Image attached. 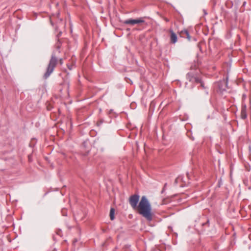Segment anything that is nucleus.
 <instances>
[{
  "mask_svg": "<svg viewBox=\"0 0 251 251\" xmlns=\"http://www.w3.org/2000/svg\"><path fill=\"white\" fill-rule=\"evenodd\" d=\"M139 214L143 216L147 220L151 221L152 219L151 205L145 196H143L139 203L137 208Z\"/></svg>",
  "mask_w": 251,
  "mask_h": 251,
  "instance_id": "1",
  "label": "nucleus"
},
{
  "mask_svg": "<svg viewBox=\"0 0 251 251\" xmlns=\"http://www.w3.org/2000/svg\"><path fill=\"white\" fill-rule=\"evenodd\" d=\"M57 62V59L56 57L52 55L48 67L47 69V71L44 75V77L46 78L48 77L52 73L54 67H55Z\"/></svg>",
  "mask_w": 251,
  "mask_h": 251,
  "instance_id": "2",
  "label": "nucleus"
},
{
  "mask_svg": "<svg viewBox=\"0 0 251 251\" xmlns=\"http://www.w3.org/2000/svg\"><path fill=\"white\" fill-rule=\"evenodd\" d=\"M139 200V196L138 195H133L129 198V203L133 209H136L137 208Z\"/></svg>",
  "mask_w": 251,
  "mask_h": 251,
  "instance_id": "3",
  "label": "nucleus"
},
{
  "mask_svg": "<svg viewBox=\"0 0 251 251\" xmlns=\"http://www.w3.org/2000/svg\"><path fill=\"white\" fill-rule=\"evenodd\" d=\"M187 78L192 82H196L197 83H200L201 87L202 88H204L203 82H202L200 78L194 77L191 73L187 74Z\"/></svg>",
  "mask_w": 251,
  "mask_h": 251,
  "instance_id": "4",
  "label": "nucleus"
},
{
  "mask_svg": "<svg viewBox=\"0 0 251 251\" xmlns=\"http://www.w3.org/2000/svg\"><path fill=\"white\" fill-rule=\"evenodd\" d=\"M170 32L171 33V35H170L171 42L172 43L175 44L177 41V38L176 35L172 30H171L170 31Z\"/></svg>",
  "mask_w": 251,
  "mask_h": 251,
  "instance_id": "5",
  "label": "nucleus"
},
{
  "mask_svg": "<svg viewBox=\"0 0 251 251\" xmlns=\"http://www.w3.org/2000/svg\"><path fill=\"white\" fill-rule=\"evenodd\" d=\"M218 86L219 90L221 92L225 91L227 87V83L225 80H224L219 84Z\"/></svg>",
  "mask_w": 251,
  "mask_h": 251,
  "instance_id": "6",
  "label": "nucleus"
},
{
  "mask_svg": "<svg viewBox=\"0 0 251 251\" xmlns=\"http://www.w3.org/2000/svg\"><path fill=\"white\" fill-rule=\"evenodd\" d=\"M181 33L183 36L184 37L186 36V38L188 39L189 40H190L191 37L189 35L188 31L187 30H182Z\"/></svg>",
  "mask_w": 251,
  "mask_h": 251,
  "instance_id": "7",
  "label": "nucleus"
},
{
  "mask_svg": "<svg viewBox=\"0 0 251 251\" xmlns=\"http://www.w3.org/2000/svg\"><path fill=\"white\" fill-rule=\"evenodd\" d=\"M241 117L243 119H245L247 117V114L246 111V106H245L244 108H242V112H241Z\"/></svg>",
  "mask_w": 251,
  "mask_h": 251,
  "instance_id": "8",
  "label": "nucleus"
},
{
  "mask_svg": "<svg viewBox=\"0 0 251 251\" xmlns=\"http://www.w3.org/2000/svg\"><path fill=\"white\" fill-rule=\"evenodd\" d=\"M124 24H130V25H134V19H128V20H125L123 22Z\"/></svg>",
  "mask_w": 251,
  "mask_h": 251,
  "instance_id": "9",
  "label": "nucleus"
},
{
  "mask_svg": "<svg viewBox=\"0 0 251 251\" xmlns=\"http://www.w3.org/2000/svg\"><path fill=\"white\" fill-rule=\"evenodd\" d=\"M134 25L140 23H143L145 22V21L143 20L142 18L138 19H134Z\"/></svg>",
  "mask_w": 251,
  "mask_h": 251,
  "instance_id": "10",
  "label": "nucleus"
},
{
  "mask_svg": "<svg viewBox=\"0 0 251 251\" xmlns=\"http://www.w3.org/2000/svg\"><path fill=\"white\" fill-rule=\"evenodd\" d=\"M114 209L113 208H111L110 211V217L111 220H113L114 219Z\"/></svg>",
  "mask_w": 251,
  "mask_h": 251,
  "instance_id": "11",
  "label": "nucleus"
},
{
  "mask_svg": "<svg viewBox=\"0 0 251 251\" xmlns=\"http://www.w3.org/2000/svg\"><path fill=\"white\" fill-rule=\"evenodd\" d=\"M62 215L64 216H67V213H66V210H62Z\"/></svg>",
  "mask_w": 251,
  "mask_h": 251,
  "instance_id": "12",
  "label": "nucleus"
},
{
  "mask_svg": "<svg viewBox=\"0 0 251 251\" xmlns=\"http://www.w3.org/2000/svg\"><path fill=\"white\" fill-rule=\"evenodd\" d=\"M68 68L70 69V70H72V68H73V65H68Z\"/></svg>",
  "mask_w": 251,
  "mask_h": 251,
  "instance_id": "13",
  "label": "nucleus"
},
{
  "mask_svg": "<svg viewBox=\"0 0 251 251\" xmlns=\"http://www.w3.org/2000/svg\"><path fill=\"white\" fill-rule=\"evenodd\" d=\"M59 63H60V64L61 65V64H62V63H63V60H62V59H60L59 60Z\"/></svg>",
  "mask_w": 251,
  "mask_h": 251,
  "instance_id": "14",
  "label": "nucleus"
}]
</instances>
